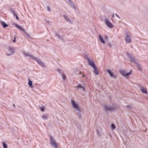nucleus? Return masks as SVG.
<instances>
[{
  "label": "nucleus",
  "instance_id": "nucleus-18",
  "mask_svg": "<svg viewBox=\"0 0 148 148\" xmlns=\"http://www.w3.org/2000/svg\"><path fill=\"white\" fill-rule=\"evenodd\" d=\"M115 128V125L113 124H112L111 125V129H114Z\"/></svg>",
  "mask_w": 148,
  "mask_h": 148
},
{
  "label": "nucleus",
  "instance_id": "nucleus-26",
  "mask_svg": "<svg viewBox=\"0 0 148 148\" xmlns=\"http://www.w3.org/2000/svg\"><path fill=\"white\" fill-rule=\"evenodd\" d=\"M137 66L138 67V68H139V69L140 70L141 68L140 67V66L139 64H138L137 65Z\"/></svg>",
  "mask_w": 148,
  "mask_h": 148
},
{
  "label": "nucleus",
  "instance_id": "nucleus-27",
  "mask_svg": "<svg viewBox=\"0 0 148 148\" xmlns=\"http://www.w3.org/2000/svg\"><path fill=\"white\" fill-rule=\"evenodd\" d=\"M78 88H81L82 87V86L80 84H79L77 86Z\"/></svg>",
  "mask_w": 148,
  "mask_h": 148
},
{
  "label": "nucleus",
  "instance_id": "nucleus-13",
  "mask_svg": "<svg viewBox=\"0 0 148 148\" xmlns=\"http://www.w3.org/2000/svg\"><path fill=\"white\" fill-rule=\"evenodd\" d=\"M93 68L94 69V72L95 73L96 75H98L99 74V72L96 67L95 66V67H93Z\"/></svg>",
  "mask_w": 148,
  "mask_h": 148
},
{
  "label": "nucleus",
  "instance_id": "nucleus-31",
  "mask_svg": "<svg viewBox=\"0 0 148 148\" xmlns=\"http://www.w3.org/2000/svg\"><path fill=\"white\" fill-rule=\"evenodd\" d=\"M13 42H16L15 38L14 40H13Z\"/></svg>",
  "mask_w": 148,
  "mask_h": 148
},
{
  "label": "nucleus",
  "instance_id": "nucleus-8",
  "mask_svg": "<svg viewBox=\"0 0 148 148\" xmlns=\"http://www.w3.org/2000/svg\"><path fill=\"white\" fill-rule=\"evenodd\" d=\"M88 62L89 64L93 68L95 66V65L92 61L89 59H88Z\"/></svg>",
  "mask_w": 148,
  "mask_h": 148
},
{
  "label": "nucleus",
  "instance_id": "nucleus-20",
  "mask_svg": "<svg viewBox=\"0 0 148 148\" xmlns=\"http://www.w3.org/2000/svg\"><path fill=\"white\" fill-rule=\"evenodd\" d=\"M66 77L65 75L64 74H63L62 75V78L64 80L65 79H66Z\"/></svg>",
  "mask_w": 148,
  "mask_h": 148
},
{
  "label": "nucleus",
  "instance_id": "nucleus-1",
  "mask_svg": "<svg viewBox=\"0 0 148 148\" xmlns=\"http://www.w3.org/2000/svg\"><path fill=\"white\" fill-rule=\"evenodd\" d=\"M50 142L51 144L55 148H58V145L57 143L54 141L53 139L52 138H50Z\"/></svg>",
  "mask_w": 148,
  "mask_h": 148
},
{
  "label": "nucleus",
  "instance_id": "nucleus-9",
  "mask_svg": "<svg viewBox=\"0 0 148 148\" xmlns=\"http://www.w3.org/2000/svg\"><path fill=\"white\" fill-rule=\"evenodd\" d=\"M15 27L18 28V29H19L20 30L22 31L23 32H24V30L19 25H17V24H16L15 25Z\"/></svg>",
  "mask_w": 148,
  "mask_h": 148
},
{
  "label": "nucleus",
  "instance_id": "nucleus-29",
  "mask_svg": "<svg viewBox=\"0 0 148 148\" xmlns=\"http://www.w3.org/2000/svg\"><path fill=\"white\" fill-rule=\"evenodd\" d=\"M104 38L105 40H107L108 38L107 36H105L104 37Z\"/></svg>",
  "mask_w": 148,
  "mask_h": 148
},
{
  "label": "nucleus",
  "instance_id": "nucleus-25",
  "mask_svg": "<svg viewBox=\"0 0 148 148\" xmlns=\"http://www.w3.org/2000/svg\"><path fill=\"white\" fill-rule=\"evenodd\" d=\"M24 56H29L28 54L27 53H24Z\"/></svg>",
  "mask_w": 148,
  "mask_h": 148
},
{
  "label": "nucleus",
  "instance_id": "nucleus-5",
  "mask_svg": "<svg viewBox=\"0 0 148 148\" xmlns=\"http://www.w3.org/2000/svg\"><path fill=\"white\" fill-rule=\"evenodd\" d=\"M105 23L107 25V26L110 28H112L113 27V26L112 24V23L109 22L108 20L106 19L105 20Z\"/></svg>",
  "mask_w": 148,
  "mask_h": 148
},
{
  "label": "nucleus",
  "instance_id": "nucleus-2",
  "mask_svg": "<svg viewBox=\"0 0 148 148\" xmlns=\"http://www.w3.org/2000/svg\"><path fill=\"white\" fill-rule=\"evenodd\" d=\"M14 49L12 47H10L9 48L8 52V53H7V55L8 56L11 55L13 53H14Z\"/></svg>",
  "mask_w": 148,
  "mask_h": 148
},
{
  "label": "nucleus",
  "instance_id": "nucleus-10",
  "mask_svg": "<svg viewBox=\"0 0 148 148\" xmlns=\"http://www.w3.org/2000/svg\"><path fill=\"white\" fill-rule=\"evenodd\" d=\"M105 110H106L112 111L113 110V108L112 107L106 106L105 108Z\"/></svg>",
  "mask_w": 148,
  "mask_h": 148
},
{
  "label": "nucleus",
  "instance_id": "nucleus-12",
  "mask_svg": "<svg viewBox=\"0 0 148 148\" xmlns=\"http://www.w3.org/2000/svg\"><path fill=\"white\" fill-rule=\"evenodd\" d=\"M99 40L101 41V42L103 43H105V41L103 40L102 37L100 35H99Z\"/></svg>",
  "mask_w": 148,
  "mask_h": 148
},
{
  "label": "nucleus",
  "instance_id": "nucleus-21",
  "mask_svg": "<svg viewBox=\"0 0 148 148\" xmlns=\"http://www.w3.org/2000/svg\"><path fill=\"white\" fill-rule=\"evenodd\" d=\"M45 108L44 107L40 108V110L42 111H43L44 110Z\"/></svg>",
  "mask_w": 148,
  "mask_h": 148
},
{
  "label": "nucleus",
  "instance_id": "nucleus-15",
  "mask_svg": "<svg viewBox=\"0 0 148 148\" xmlns=\"http://www.w3.org/2000/svg\"><path fill=\"white\" fill-rule=\"evenodd\" d=\"M1 25L3 26V27L5 28L6 27H7L8 26V25L6 24L4 22H2L1 23Z\"/></svg>",
  "mask_w": 148,
  "mask_h": 148
},
{
  "label": "nucleus",
  "instance_id": "nucleus-14",
  "mask_svg": "<svg viewBox=\"0 0 148 148\" xmlns=\"http://www.w3.org/2000/svg\"><path fill=\"white\" fill-rule=\"evenodd\" d=\"M35 59L37 61V62H38V63L39 64L41 65H42L43 63L41 62L40 60L37 59H36L35 58Z\"/></svg>",
  "mask_w": 148,
  "mask_h": 148
},
{
  "label": "nucleus",
  "instance_id": "nucleus-28",
  "mask_svg": "<svg viewBox=\"0 0 148 148\" xmlns=\"http://www.w3.org/2000/svg\"><path fill=\"white\" fill-rule=\"evenodd\" d=\"M127 107L128 108H132V106H130V105L127 106Z\"/></svg>",
  "mask_w": 148,
  "mask_h": 148
},
{
  "label": "nucleus",
  "instance_id": "nucleus-32",
  "mask_svg": "<svg viewBox=\"0 0 148 148\" xmlns=\"http://www.w3.org/2000/svg\"><path fill=\"white\" fill-rule=\"evenodd\" d=\"M48 10L49 11H50L49 8H48Z\"/></svg>",
  "mask_w": 148,
  "mask_h": 148
},
{
  "label": "nucleus",
  "instance_id": "nucleus-6",
  "mask_svg": "<svg viewBox=\"0 0 148 148\" xmlns=\"http://www.w3.org/2000/svg\"><path fill=\"white\" fill-rule=\"evenodd\" d=\"M140 90L143 93L145 94H147V88L141 86Z\"/></svg>",
  "mask_w": 148,
  "mask_h": 148
},
{
  "label": "nucleus",
  "instance_id": "nucleus-16",
  "mask_svg": "<svg viewBox=\"0 0 148 148\" xmlns=\"http://www.w3.org/2000/svg\"><path fill=\"white\" fill-rule=\"evenodd\" d=\"M32 81L31 80H29L28 82V84L29 86L31 88H32Z\"/></svg>",
  "mask_w": 148,
  "mask_h": 148
},
{
  "label": "nucleus",
  "instance_id": "nucleus-22",
  "mask_svg": "<svg viewBox=\"0 0 148 148\" xmlns=\"http://www.w3.org/2000/svg\"><path fill=\"white\" fill-rule=\"evenodd\" d=\"M64 17L65 18V19L67 21H69V19H68V18L66 16H64Z\"/></svg>",
  "mask_w": 148,
  "mask_h": 148
},
{
  "label": "nucleus",
  "instance_id": "nucleus-24",
  "mask_svg": "<svg viewBox=\"0 0 148 148\" xmlns=\"http://www.w3.org/2000/svg\"><path fill=\"white\" fill-rule=\"evenodd\" d=\"M13 14L14 16H16V15H17L14 12H13Z\"/></svg>",
  "mask_w": 148,
  "mask_h": 148
},
{
  "label": "nucleus",
  "instance_id": "nucleus-23",
  "mask_svg": "<svg viewBox=\"0 0 148 148\" xmlns=\"http://www.w3.org/2000/svg\"><path fill=\"white\" fill-rule=\"evenodd\" d=\"M130 61L131 62H134V58H131V59H130Z\"/></svg>",
  "mask_w": 148,
  "mask_h": 148
},
{
  "label": "nucleus",
  "instance_id": "nucleus-19",
  "mask_svg": "<svg viewBox=\"0 0 148 148\" xmlns=\"http://www.w3.org/2000/svg\"><path fill=\"white\" fill-rule=\"evenodd\" d=\"M3 147H4V148H7V146L6 145V144L4 143H3Z\"/></svg>",
  "mask_w": 148,
  "mask_h": 148
},
{
  "label": "nucleus",
  "instance_id": "nucleus-34",
  "mask_svg": "<svg viewBox=\"0 0 148 148\" xmlns=\"http://www.w3.org/2000/svg\"><path fill=\"white\" fill-rule=\"evenodd\" d=\"M116 16L118 17H119V16L116 14Z\"/></svg>",
  "mask_w": 148,
  "mask_h": 148
},
{
  "label": "nucleus",
  "instance_id": "nucleus-7",
  "mask_svg": "<svg viewBox=\"0 0 148 148\" xmlns=\"http://www.w3.org/2000/svg\"><path fill=\"white\" fill-rule=\"evenodd\" d=\"M106 71L110 74V76L112 77H114L115 78H116V75H114L112 72L109 69L107 70Z\"/></svg>",
  "mask_w": 148,
  "mask_h": 148
},
{
  "label": "nucleus",
  "instance_id": "nucleus-4",
  "mask_svg": "<svg viewBox=\"0 0 148 148\" xmlns=\"http://www.w3.org/2000/svg\"><path fill=\"white\" fill-rule=\"evenodd\" d=\"M121 74L123 76H127L130 74L131 73V71L129 73H126L125 72L124 70H121L120 71Z\"/></svg>",
  "mask_w": 148,
  "mask_h": 148
},
{
  "label": "nucleus",
  "instance_id": "nucleus-11",
  "mask_svg": "<svg viewBox=\"0 0 148 148\" xmlns=\"http://www.w3.org/2000/svg\"><path fill=\"white\" fill-rule=\"evenodd\" d=\"M125 40L126 42L128 43H129L131 42V39L130 37L128 36H126L125 38Z\"/></svg>",
  "mask_w": 148,
  "mask_h": 148
},
{
  "label": "nucleus",
  "instance_id": "nucleus-3",
  "mask_svg": "<svg viewBox=\"0 0 148 148\" xmlns=\"http://www.w3.org/2000/svg\"><path fill=\"white\" fill-rule=\"evenodd\" d=\"M71 103L73 106V107L77 110H79V108L78 106V105L76 104L75 101L71 100Z\"/></svg>",
  "mask_w": 148,
  "mask_h": 148
},
{
  "label": "nucleus",
  "instance_id": "nucleus-33",
  "mask_svg": "<svg viewBox=\"0 0 148 148\" xmlns=\"http://www.w3.org/2000/svg\"><path fill=\"white\" fill-rule=\"evenodd\" d=\"M112 17H114V15L113 14V15H112Z\"/></svg>",
  "mask_w": 148,
  "mask_h": 148
},
{
  "label": "nucleus",
  "instance_id": "nucleus-17",
  "mask_svg": "<svg viewBox=\"0 0 148 148\" xmlns=\"http://www.w3.org/2000/svg\"><path fill=\"white\" fill-rule=\"evenodd\" d=\"M42 118L45 119H47L48 116L47 115L44 114L42 116Z\"/></svg>",
  "mask_w": 148,
  "mask_h": 148
},
{
  "label": "nucleus",
  "instance_id": "nucleus-30",
  "mask_svg": "<svg viewBox=\"0 0 148 148\" xmlns=\"http://www.w3.org/2000/svg\"><path fill=\"white\" fill-rule=\"evenodd\" d=\"M16 19L17 20H18L19 19H18V17L17 15H16Z\"/></svg>",
  "mask_w": 148,
  "mask_h": 148
}]
</instances>
